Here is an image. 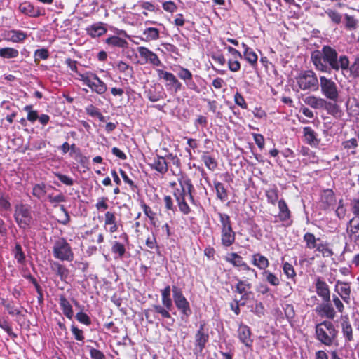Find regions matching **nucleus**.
I'll list each match as a JSON object with an SVG mask.
<instances>
[{
	"instance_id": "1",
	"label": "nucleus",
	"mask_w": 359,
	"mask_h": 359,
	"mask_svg": "<svg viewBox=\"0 0 359 359\" xmlns=\"http://www.w3.org/2000/svg\"><path fill=\"white\" fill-rule=\"evenodd\" d=\"M311 57L316 69L321 72L330 73L332 70L344 72L349 68L348 57L345 55H339L330 46H323L320 50L313 51Z\"/></svg>"
},
{
	"instance_id": "2",
	"label": "nucleus",
	"mask_w": 359,
	"mask_h": 359,
	"mask_svg": "<svg viewBox=\"0 0 359 359\" xmlns=\"http://www.w3.org/2000/svg\"><path fill=\"white\" fill-rule=\"evenodd\" d=\"M180 187L174 190L173 194L177 202L180 210L184 215H188L191 212V208L188 205L186 198H187L191 203H194V199L192 195L194 187L191 182L187 177H181L179 179Z\"/></svg>"
},
{
	"instance_id": "3",
	"label": "nucleus",
	"mask_w": 359,
	"mask_h": 359,
	"mask_svg": "<svg viewBox=\"0 0 359 359\" xmlns=\"http://www.w3.org/2000/svg\"><path fill=\"white\" fill-rule=\"evenodd\" d=\"M337 333L331 321L325 320L316 326V339L325 346H332L334 344Z\"/></svg>"
},
{
	"instance_id": "4",
	"label": "nucleus",
	"mask_w": 359,
	"mask_h": 359,
	"mask_svg": "<svg viewBox=\"0 0 359 359\" xmlns=\"http://www.w3.org/2000/svg\"><path fill=\"white\" fill-rule=\"evenodd\" d=\"M77 79L90 88L93 93L103 95L107 90V84L93 72H78Z\"/></svg>"
},
{
	"instance_id": "5",
	"label": "nucleus",
	"mask_w": 359,
	"mask_h": 359,
	"mask_svg": "<svg viewBox=\"0 0 359 359\" xmlns=\"http://www.w3.org/2000/svg\"><path fill=\"white\" fill-rule=\"evenodd\" d=\"M298 86L302 90L316 91L319 88V81L316 73L312 70L302 71L296 77Z\"/></svg>"
},
{
	"instance_id": "6",
	"label": "nucleus",
	"mask_w": 359,
	"mask_h": 359,
	"mask_svg": "<svg viewBox=\"0 0 359 359\" xmlns=\"http://www.w3.org/2000/svg\"><path fill=\"white\" fill-rule=\"evenodd\" d=\"M319 80V87L322 95L330 101L337 102L339 97V89L337 84L332 79L325 76H320Z\"/></svg>"
},
{
	"instance_id": "7",
	"label": "nucleus",
	"mask_w": 359,
	"mask_h": 359,
	"mask_svg": "<svg viewBox=\"0 0 359 359\" xmlns=\"http://www.w3.org/2000/svg\"><path fill=\"white\" fill-rule=\"evenodd\" d=\"M53 256L61 261L71 262L74 259V253L67 241L60 238L57 240L53 247Z\"/></svg>"
},
{
	"instance_id": "8",
	"label": "nucleus",
	"mask_w": 359,
	"mask_h": 359,
	"mask_svg": "<svg viewBox=\"0 0 359 359\" xmlns=\"http://www.w3.org/2000/svg\"><path fill=\"white\" fill-rule=\"evenodd\" d=\"M14 218L21 229H27L32 222L30 207L28 205L18 204L15 206Z\"/></svg>"
},
{
	"instance_id": "9",
	"label": "nucleus",
	"mask_w": 359,
	"mask_h": 359,
	"mask_svg": "<svg viewBox=\"0 0 359 359\" xmlns=\"http://www.w3.org/2000/svg\"><path fill=\"white\" fill-rule=\"evenodd\" d=\"M170 310L163 306L154 304L151 309H147L144 312L146 318L149 323H152V318L161 320V318H168L171 320V325L174 323L175 320L172 318Z\"/></svg>"
},
{
	"instance_id": "10",
	"label": "nucleus",
	"mask_w": 359,
	"mask_h": 359,
	"mask_svg": "<svg viewBox=\"0 0 359 359\" xmlns=\"http://www.w3.org/2000/svg\"><path fill=\"white\" fill-rule=\"evenodd\" d=\"M173 299L176 307L183 316L188 317L191 313L189 303L182 294V290L176 286L172 288Z\"/></svg>"
},
{
	"instance_id": "11",
	"label": "nucleus",
	"mask_w": 359,
	"mask_h": 359,
	"mask_svg": "<svg viewBox=\"0 0 359 359\" xmlns=\"http://www.w3.org/2000/svg\"><path fill=\"white\" fill-rule=\"evenodd\" d=\"M156 72L158 78L166 82L165 87L168 91L176 93L181 90L182 85L172 73L163 69H157Z\"/></svg>"
},
{
	"instance_id": "12",
	"label": "nucleus",
	"mask_w": 359,
	"mask_h": 359,
	"mask_svg": "<svg viewBox=\"0 0 359 359\" xmlns=\"http://www.w3.org/2000/svg\"><path fill=\"white\" fill-rule=\"evenodd\" d=\"M137 50L142 59V64L148 63L155 67L163 65L158 55L149 48L144 46H140L137 47Z\"/></svg>"
},
{
	"instance_id": "13",
	"label": "nucleus",
	"mask_w": 359,
	"mask_h": 359,
	"mask_svg": "<svg viewBox=\"0 0 359 359\" xmlns=\"http://www.w3.org/2000/svg\"><path fill=\"white\" fill-rule=\"evenodd\" d=\"M225 260L231 264L235 267H240L243 270L250 271L253 274V276L255 277V278L257 277V271L250 267L243 259V257L238 255L236 252H231L228 254L225 257Z\"/></svg>"
},
{
	"instance_id": "14",
	"label": "nucleus",
	"mask_w": 359,
	"mask_h": 359,
	"mask_svg": "<svg viewBox=\"0 0 359 359\" xmlns=\"http://www.w3.org/2000/svg\"><path fill=\"white\" fill-rule=\"evenodd\" d=\"M304 141L312 147H317L320 142L318 138L317 133L311 127L306 126L303 128Z\"/></svg>"
},
{
	"instance_id": "15",
	"label": "nucleus",
	"mask_w": 359,
	"mask_h": 359,
	"mask_svg": "<svg viewBox=\"0 0 359 359\" xmlns=\"http://www.w3.org/2000/svg\"><path fill=\"white\" fill-rule=\"evenodd\" d=\"M238 335L240 341L245 344V346L250 348L252 346L253 340L251 338V331L248 326L245 325H240L238 329Z\"/></svg>"
},
{
	"instance_id": "16",
	"label": "nucleus",
	"mask_w": 359,
	"mask_h": 359,
	"mask_svg": "<svg viewBox=\"0 0 359 359\" xmlns=\"http://www.w3.org/2000/svg\"><path fill=\"white\" fill-rule=\"evenodd\" d=\"M304 102L315 109H323L326 108L327 101L322 97L315 95H309L303 99Z\"/></svg>"
},
{
	"instance_id": "17",
	"label": "nucleus",
	"mask_w": 359,
	"mask_h": 359,
	"mask_svg": "<svg viewBox=\"0 0 359 359\" xmlns=\"http://www.w3.org/2000/svg\"><path fill=\"white\" fill-rule=\"evenodd\" d=\"M120 224L118 223L114 212L107 211L104 214V227L109 226L107 231L113 233L118 231Z\"/></svg>"
},
{
	"instance_id": "18",
	"label": "nucleus",
	"mask_w": 359,
	"mask_h": 359,
	"mask_svg": "<svg viewBox=\"0 0 359 359\" xmlns=\"http://www.w3.org/2000/svg\"><path fill=\"white\" fill-rule=\"evenodd\" d=\"M149 165L151 169L156 170L161 174H165L168 170L167 161L164 157L160 156L154 157Z\"/></svg>"
},
{
	"instance_id": "19",
	"label": "nucleus",
	"mask_w": 359,
	"mask_h": 359,
	"mask_svg": "<svg viewBox=\"0 0 359 359\" xmlns=\"http://www.w3.org/2000/svg\"><path fill=\"white\" fill-rule=\"evenodd\" d=\"M19 10L24 15L32 18H37L42 15L39 8H35L28 1L21 3L19 6Z\"/></svg>"
},
{
	"instance_id": "20",
	"label": "nucleus",
	"mask_w": 359,
	"mask_h": 359,
	"mask_svg": "<svg viewBox=\"0 0 359 359\" xmlns=\"http://www.w3.org/2000/svg\"><path fill=\"white\" fill-rule=\"evenodd\" d=\"M347 233L354 242L359 241V217H354L348 222Z\"/></svg>"
},
{
	"instance_id": "21",
	"label": "nucleus",
	"mask_w": 359,
	"mask_h": 359,
	"mask_svg": "<svg viewBox=\"0 0 359 359\" xmlns=\"http://www.w3.org/2000/svg\"><path fill=\"white\" fill-rule=\"evenodd\" d=\"M27 34L21 30L12 29L4 33V39L13 43L23 41Z\"/></svg>"
},
{
	"instance_id": "22",
	"label": "nucleus",
	"mask_w": 359,
	"mask_h": 359,
	"mask_svg": "<svg viewBox=\"0 0 359 359\" xmlns=\"http://www.w3.org/2000/svg\"><path fill=\"white\" fill-rule=\"evenodd\" d=\"M316 289L318 295L323 298L324 302H330V292L327 284L318 278L316 283Z\"/></svg>"
},
{
	"instance_id": "23",
	"label": "nucleus",
	"mask_w": 359,
	"mask_h": 359,
	"mask_svg": "<svg viewBox=\"0 0 359 359\" xmlns=\"http://www.w3.org/2000/svg\"><path fill=\"white\" fill-rule=\"evenodd\" d=\"M209 339L208 334L205 331V324H201L198 330L197 331L195 339L196 346L199 347L200 351L204 348L205 344L208 342Z\"/></svg>"
},
{
	"instance_id": "24",
	"label": "nucleus",
	"mask_w": 359,
	"mask_h": 359,
	"mask_svg": "<svg viewBox=\"0 0 359 359\" xmlns=\"http://www.w3.org/2000/svg\"><path fill=\"white\" fill-rule=\"evenodd\" d=\"M236 240V233L233 228L221 231V243L224 247H230Z\"/></svg>"
},
{
	"instance_id": "25",
	"label": "nucleus",
	"mask_w": 359,
	"mask_h": 359,
	"mask_svg": "<svg viewBox=\"0 0 359 359\" xmlns=\"http://www.w3.org/2000/svg\"><path fill=\"white\" fill-rule=\"evenodd\" d=\"M316 311L321 316L329 319L335 317V311L330 302H325L316 307Z\"/></svg>"
},
{
	"instance_id": "26",
	"label": "nucleus",
	"mask_w": 359,
	"mask_h": 359,
	"mask_svg": "<svg viewBox=\"0 0 359 359\" xmlns=\"http://www.w3.org/2000/svg\"><path fill=\"white\" fill-rule=\"evenodd\" d=\"M107 29L103 23L97 22L86 28L87 34L93 38L101 36L107 32Z\"/></svg>"
},
{
	"instance_id": "27",
	"label": "nucleus",
	"mask_w": 359,
	"mask_h": 359,
	"mask_svg": "<svg viewBox=\"0 0 359 359\" xmlns=\"http://www.w3.org/2000/svg\"><path fill=\"white\" fill-rule=\"evenodd\" d=\"M341 331L346 341H351L353 340V329L349 319L347 316L342 317L341 322Z\"/></svg>"
},
{
	"instance_id": "28",
	"label": "nucleus",
	"mask_w": 359,
	"mask_h": 359,
	"mask_svg": "<svg viewBox=\"0 0 359 359\" xmlns=\"http://www.w3.org/2000/svg\"><path fill=\"white\" fill-rule=\"evenodd\" d=\"M50 269L55 272L62 281H65L69 276V270L57 262H53L50 264Z\"/></svg>"
},
{
	"instance_id": "29",
	"label": "nucleus",
	"mask_w": 359,
	"mask_h": 359,
	"mask_svg": "<svg viewBox=\"0 0 359 359\" xmlns=\"http://www.w3.org/2000/svg\"><path fill=\"white\" fill-rule=\"evenodd\" d=\"M252 264L258 269L264 271L269 266L268 259L259 253L254 254L252 256Z\"/></svg>"
},
{
	"instance_id": "30",
	"label": "nucleus",
	"mask_w": 359,
	"mask_h": 359,
	"mask_svg": "<svg viewBox=\"0 0 359 359\" xmlns=\"http://www.w3.org/2000/svg\"><path fill=\"white\" fill-rule=\"evenodd\" d=\"M278 217L280 220L284 222L289 221L291 217V212L284 199L278 201Z\"/></svg>"
},
{
	"instance_id": "31",
	"label": "nucleus",
	"mask_w": 359,
	"mask_h": 359,
	"mask_svg": "<svg viewBox=\"0 0 359 359\" xmlns=\"http://www.w3.org/2000/svg\"><path fill=\"white\" fill-rule=\"evenodd\" d=\"M338 294L346 302L350 299L351 287L348 283L338 281L336 285Z\"/></svg>"
},
{
	"instance_id": "32",
	"label": "nucleus",
	"mask_w": 359,
	"mask_h": 359,
	"mask_svg": "<svg viewBox=\"0 0 359 359\" xmlns=\"http://www.w3.org/2000/svg\"><path fill=\"white\" fill-rule=\"evenodd\" d=\"M59 304L63 314L69 319H72L74 315L72 306L64 295H60Z\"/></svg>"
},
{
	"instance_id": "33",
	"label": "nucleus",
	"mask_w": 359,
	"mask_h": 359,
	"mask_svg": "<svg viewBox=\"0 0 359 359\" xmlns=\"http://www.w3.org/2000/svg\"><path fill=\"white\" fill-rule=\"evenodd\" d=\"M142 40L147 42L158 40L160 37V32L157 28L147 27L143 31Z\"/></svg>"
},
{
	"instance_id": "34",
	"label": "nucleus",
	"mask_w": 359,
	"mask_h": 359,
	"mask_svg": "<svg viewBox=\"0 0 359 359\" xmlns=\"http://www.w3.org/2000/svg\"><path fill=\"white\" fill-rule=\"evenodd\" d=\"M105 43L112 48L117 47L122 48H127L128 44L125 39H121L117 36H112L107 38L105 40Z\"/></svg>"
},
{
	"instance_id": "35",
	"label": "nucleus",
	"mask_w": 359,
	"mask_h": 359,
	"mask_svg": "<svg viewBox=\"0 0 359 359\" xmlns=\"http://www.w3.org/2000/svg\"><path fill=\"white\" fill-rule=\"evenodd\" d=\"M242 46L244 48L243 56L244 58L252 65L254 66L257 64L258 57L253 50L249 48L244 43H242Z\"/></svg>"
},
{
	"instance_id": "36",
	"label": "nucleus",
	"mask_w": 359,
	"mask_h": 359,
	"mask_svg": "<svg viewBox=\"0 0 359 359\" xmlns=\"http://www.w3.org/2000/svg\"><path fill=\"white\" fill-rule=\"evenodd\" d=\"M358 142L357 139L351 138L343 142L342 145L349 154L355 155L358 153L357 151Z\"/></svg>"
},
{
	"instance_id": "37",
	"label": "nucleus",
	"mask_w": 359,
	"mask_h": 359,
	"mask_svg": "<svg viewBox=\"0 0 359 359\" xmlns=\"http://www.w3.org/2000/svg\"><path fill=\"white\" fill-rule=\"evenodd\" d=\"M19 52L17 49L11 47L0 48V57L2 59H14L18 57Z\"/></svg>"
},
{
	"instance_id": "38",
	"label": "nucleus",
	"mask_w": 359,
	"mask_h": 359,
	"mask_svg": "<svg viewBox=\"0 0 359 359\" xmlns=\"http://www.w3.org/2000/svg\"><path fill=\"white\" fill-rule=\"evenodd\" d=\"M217 215L219 217L220 230H224L232 227V223L230 219V217L226 214L222 212H217Z\"/></svg>"
},
{
	"instance_id": "39",
	"label": "nucleus",
	"mask_w": 359,
	"mask_h": 359,
	"mask_svg": "<svg viewBox=\"0 0 359 359\" xmlns=\"http://www.w3.org/2000/svg\"><path fill=\"white\" fill-rule=\"evenodd\" d=\"M23 110L27 113V120L31 123H34L39 118V113L36 110L33 109V106L31 104L25 105L23 107Z\"/></svg>"
},
{
	"instance_id": "40",
	"label": "nucleus",
	"mask_w": 359,
	"mask_h": 359,
	"mask_svg": "<svg viewBox=\"0 0 359 359\" xmlns=\"http://www.w3.org/2000/svg\"><path fill=\"white\" fill-rule=\"evenodd\" d=\"M266 196L268 203L276 205L278 202V190L276 187L269 188L266 191Z\"/></svg>"
},
{
	"instance_id": "41",
	"label": "nucleus",
	"mask_w": 359,
	"mask_h": 359,
	"mask_svg": "<svg viewBox=\"0 0 359 359\" xmlns=\"http://www.w3.org/2000/svg\"><path fill=\"white\" fill-rule=\"evenodd\" d=\"M214 185L217 198L222 201H226L227 198V192L224 184L219 182H215Z\"/></svg>"
},
{
	"instance_id": "42",
	"label": "nucleus",
	"mask_w": 359,
	"mask_h": 359,
	"mask_svg": "<svg viewBox=\"0 0 359 359\" xmlns=\"http://www.w3.org/2000/svg\"><path fill=\"white\" fill-rule=\"evenodd\" d=\"M262 276L265 280L273 286H278L280 284L279 278L269 270L264 271Z\"/></svg>"
},
{
	"instance_id": "43",
	"label": "nucleus",
	"mask_w": 359,
	"mask_h": 359,
	"mask_svg": "<svg viewBox=\"0 0 359 359\" xmlns=\"http://www.w3.org/2000/svg\"><path fill=\"white\" fill-rule=\"evenodd\" d=\"M315 236L311 233H306L304 236V241L306 242V248L309 249L316 248L318 246L317 241Z\"/></svg>"
},
{
	"instance_id": "44",
	"label": "nucleus",
	"mask_w": 359,
	"mask_h": 359,
	"mask_svg": "<svg viewBox=\"0 0 359 359\" xmlns=\"http://www.w3.org/2000/svg\"><path fill=\"white\" fill-rule=\"evenodd\" d=\"M116 67L119 72L124 73L126 76H132L133 73V67L123 61H118Z\"/></svg>"
},
{
	"instance_id": "45",
	"label": "nucleus",
	"mask_w": 359,
	"mask_h": 359,
	"mask_svg": "<svg viewBox=\"0 0 359 359\" xmlns=\"http://www.w3.org/2000/svg\"><path fill=\"white\" fill-rule=\"evenodd\" d=\"M46 194V185L43 183L36 184L33 187L32 194L38 199H41Z\"/></svg>"
},
{
	"instance_id": "46",
	"label": "nucleus",
	"mask_w": 359,
	"mask_h": 359,
	"mask_svg": "<svg viewBox=\"0 0 359 359\" xmlns=\"http://www.w3.org/2000/svg\"><path fill=\"white\" fill-rule=\"evenodd\" d=\"M252 285L245 280H238L236 286V291L243 295H247V290L250 289Z\"/></svg>"
},
{
	"instance_id": "47",
	"label": "nucleus",
	"mask_w": 359,
	"mask_h": 359,
	"mask_svg": "<svg viewBox=\"0 0 359 359\" xmlns=\"http://www.w3.org/2000/svg\"><path fill=\"white\" fill-rule=\"evenodd\" d=\"M344 18L346 20V28L348 30L356 29L358 24V20L355 19L354 17L349 15L348 14H345Z\"/></svg>"
},
{
	"instance_id": "48",
	"label": "nucleus",
	"mask_w": 359,
	"mask_h": 359,
	"mask_svg": "<svg viewBox=\"0 0 359 359\" xmlns=\"http://www.w3.org/2000/svg\"><path fill=\"white\" fill-rule=\"evenodd\" d=\"M201 159L209 170H214L217 168V163L216 161L210 156L203 154L201 156Z\"/></svg>"
},
{
	"instance_id": "49",
	"label": "nucleus",
	"mask_w": 359,
	"mask_h": 359,
	"mask_svg": "<svg viewBox=\"0 0 359 359\" xmlns=\"http://www.w3.org/2000/svg\"><path fill=\"white\" fill-rule=\"evenodd\" d=\"M111 252L114 254H117L119 257H122L126 252L124 244L118 241H115L112 245Z\"/></svg>"
},
{
	"instance_id": "50",
	"label": "nucleus",
	"mask_w": 359,
	"mask_h": 359,
	"mask_svg": "<svg viewBox=\"0 0 359 359\" xmlns=\"http://www.w3.org/2000/svg\"><path fill=\"white\" fill-rule=\"evenodd\" d=\"M316 250L320 252L325 257H329L333 255L332 250L329 248L327 243H318Z\"/></svg>"
},
{
	"instance_id": "51",
	"label": "nucleus",
	"mask_w": 359,
	"mask_h": 359,
	"mask_svg": "<svg viewBox=\"0 0 359 359\" xmlns=\"http://www.w3.org/2000/svg\"><path fill=\"white\" fill-rule=\"evenodd\" d=\"M325 13L327 15L329 18L335 24H339L341 22V15L332 9H327Z\"/></svg>"
},
{
	"instance_id": "52",
	"label": "nucleus",
	"mask_w": 359,
	"mask_h": 359,
	"mask_svg": "<svg viewBox=\"0 0 359 359\" xmlns=\"http://www.w3.org/2000/svg\"><path fill=\"white\" fill-rule=\"evenodd\" d=\"M15 259L18 263L22 264L25 262V257L20 244H16L13 250Z\"/></svg>"
},
{
	"instance_id": "53",
	"label": "nucleus",
	"mask_w": 359,
	"mask_h": 359,
	"mask_svg": "<svg viewBox=\"0 0 359 359\" xmlns=\"http://www.w3.org/2000/svg\"><path fill=\"white\" fill-rule=\"evenodd\" d=\"M164 93L160 92L156 93L155 90H149L147 91V97L151 102H157L163 98Z\"/></svg>"
},
{
	"instance_id": "54",
	"label": "nucleus",
	"mask_w": 359,
	"mask_h": 359,
	"mask_svg": "<svg viewBox=\"0 0 359 359\" xmlns=\"http://www.w3.org/2000/svg\"><path fill=\"white\" fill-rule=\"evenodd\" d=\"M177 76L180 79L183 80L184 83L193 76L191 72L187 68L180 67Z\"/></svg>"
},
{
	"instance_id": "55",
	"label": "nucleus",
	"mask_w": 359,
	"mask_h": 359,
	"mask_svg": "<svg viewBox=\"0 0 359 359\" xmlns=\"http://www.w3.org/2000/svg\"><path fill=\"white\" fill-rule=\"evenodd\" d=\"M283 270L284 273L289 278H292L296 276V273L294 271V267L288 262H285L283 264Z\"/></svg>"
},
{
	"instance_id": "56",
	"label": "nucleus",
	"mask_w": 359,
	"mask_h": 359,
	"mask_svg": "<svg viewBox=\"0 0 359 359\" xmlns=\"http://www.w3.org/2000/svg\"><path fill=\"white\" fill-rule=\"evenodd\" d=\"M76 320L86 325H90L91 324V320L90 317L83 312H79L76 315Z\"/></svg>"
},
{
	"instance_id": "57",
	"label": "nucleus",
	"mask_w": 359,
	"mask_h": 359,
	"mask_svg": "<svg viewBox=\"0 0 359 359\" xmlns=\"http://www.w3.org/2000/svg\"><path fill=\"white\" fill-rule=\"evenodd\" d=\"M48 199L52 204H57L59 203L65 201V197L62 194H59L56 196L48 194Z\"/></svg>"
},
{
	"instance_id": "58",
	"label": "nucleus",
	"mask_w": 359,
	"mask_h": 359,
	"mask_svg": "<svg viewBox=\"0 0 359 359\" xmlns=\"http://www.w3.org/2000/svg\"><path fill=\"white\" fill-rule=\"evenodd\" d=\"M48 55V51L45 48L37 49L34 53L35 60H46Z\"/></svg>"
},
{
	"instance_id": "59",
	"label": "nucleus",
	"mask_w": 359,
	"mask_h": 359,
	"mask_svg": "<svg viewBox=\"0 0 359 359\" xmlns=\"http://www.w3.org/2000/svg\"><path fill=\"white\" fill-rule=\"evenodd\" d=\"M239 59H229L228 60L229 69L233 72H238L241 68Z\"/></svg>"
},
{
	"instance_id": "60",
	"label": "nucleus",
	"mask_w": 359,
	"mask_h": 359,
	"mask_svg": "<svg viewBox=\"0 0 359 359\" xmlns=\"http://www.w3.org/2000/svg\"><path fill=\"white\" fill-rule=\"evenodd\" d=\"M55 175L60 180L61 182L67 186H72L74 184V180L69 177L62 175L59 172H55Z\"/></svg>"
},
{
	"instance_id": "61",
	"label": "nucleus",
	"mask_w": 359,
	"mask_h": 359,
	"mask_svg": "<svg viewBox=\"0 0 359 359\" xmlns=\"http://www.w3.org/2000/svg\"><path fill=\"white\" fill-rule=\"evenodd\" d=\"M140 206L147 217H148L150 220H153L155 216V213L151 210V208L143 201L141 202Z\"/></svg>"
},
{
	"instance_id": "62",
	"label": "nucleus",
	"mask_w": 359,
	"mask_h": 359,
	"mask_svg": "<svg viewBox=\"0 0 359 359\" xmlns=\"http://www.w3.org/2000/svg\"><path fill=\"white\" fill-rule=\"evenodd\" d=\"M71 330H72L73 335L74 336V338L76 340L83 341L84 336H83V332L81 330L79 329L77 327L72 325L71 327Z\"/></svg>"
},
{
	"instance_id": "63",
	"label": "nucleus",
	"mask_w": 359,
	"mask_h": 359,
	"mask_svg": "<svg viewBox=\"0 0 359 359\" xmlns=\"http://www.w3.org/2000/svg\"><path fill=\"white\" fill-rule=\"evenodd\" d=\"M348 70H350L353 76H359V58H357L351 66L349 65Z\"/></svg>"
},
{
	"instance_id": "64",
	"label": "nucleus",
	"mask_w": 359,
	"mask_h": 359,
	"mask_svg": "<svg viewBox=\"0 0 359 359\" xmlns=\"http://www.w3.org/2000/svg\"><path fill=\"white\" fill-rule=\"evenodd\" d=\"M90 355L92 359H105L104 353L94 348H90Z\"/></svg>"
}]
</instances>
